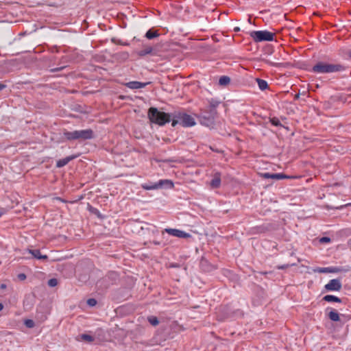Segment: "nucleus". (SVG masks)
<instances>
[{
    "instance_id": "7c9ffc66",
    "label": "nucleus",
    "mask_w": 351,
    "mask_h": 351,
    "mask_svg": "<svg viewBox=\"0 0 351 351\" xmlns=\"http://www.w3.org/2000/svg\"><path fill=\"white\" fill-rule=\"evenodd\" d=\"M272 175V173H265L263 174V176L265 178H271V176Z\"/></svg>"
},
{
    "instance_id": "58836bf2",
    "label": "nucleus",
    "mask_w": 351,
    "mask_h": 351,
    "mask_svg": "<svg viewBox=\"0 0 351 351\" xmlns=\"http://www.w3.org/2000/svg\"><path fill=\"white\" fill-rule=\"evenodd\" d=\"M239 30V27H236V28L234 29V31H235V32H238Z\"/></svg>"
},
{
    "instance_id": "2eb2a0df",
    "label": "nucleus",
    "mask_w": 351,
    "mask_h": 351,
    "mask_svg": "<svg viewBox=\"0 0 351 351\" xmlns=\"http://www.w3.org/2000/svg\"><path fill=\"white\" fill-rule=\"evenodd\" d=\"M152 51L153 48L151 46H145L142 49L139 50L137 53L140 56H144L150 54Z\"/></svg>"
},
{
    "instance_id": "f03ea898",
    "label": "nucleus",
    "mask_w": 351,
    "mask_h": 351,
    "mask_svg": "<svg viewBox=\"0 0 351 351\" xmlns=\"http://www.w3.org/2000/svg\"><path fill=\"white\" fill-rule=\"evenodd\" d=\"M64 137L68 141L73 140H88L94 137L93 131L91 129L75 130L72 132L65 131L63 133Z\"/></svg>"
},
{
    "instance_id": "dca6fc26",
    "label": "nucleus",
    "mask_w": 351,
    "mask_h": 351,
    "mask_svg": "<svg viewBox=\"0 0 351 351\" xmlns=\"http://www.w3.org/2000/svg\"><path fill=\"white\" fill-rule=\"evenodd\" d=\"M323 300L328 302H341V300L339 298L332 295H326L323 298Z\"/></svg>"
},
{
    "instance_id": "9d476101",
    "label": "nucleus",
    "mask_w": 351,
    "mask_h": 351,
    "mask_svg": "<svg viewBox=\"0 0 351 351\" xmlns=\"http://www.w3.org/2000/svg\"><path fill=\"white\" fill-rule=\"evenodd\" d=\"M149 84H150L149 82L143 83L137 81H132L126 83L125 85L130 89H139L145 88Z\"/></svg>"
},
{
    "instance_id": "c756f323",
    "label": "nucleus",
    "mask_w": 351,
    "mask_h": 351,
    "mask_svg": "<svg viewBox=\"0 0 351 351\" xmlns=\"http://www.w3.org/2000/svg\"><path fill=\"white\" fill-rule=\"evenodd\" d=\"M178 123H180V119H179L178 120L173 119L172 121L171 125H172L173 127H175Z\"/></svg>"
},
{
    "instance_id": "412c9836",
    "label": "nucleus",
    "mask_w": 351,
    "mask_h": 351,
    "mask_svg": "<svg viewBox=\"0 0 351 351\" xmlns=\"http://www.w3.org/2000/svg\"><path fill=\"white\" fill-rule=\"evenodd\" d=\"M81 339L88 342H92L94 340V337L87 334H83L81 335Z\"/></svg>"
},
{
    "instance_id": "6ab92c4d",
    "label": "nucleus",
    "mask_w": 351,
    "mask_h": 351,
    "mask_svg": "<svg viewBox=\"0 0 351 351\" xmlns=\"http://www.w3.org/2000/svg\"><path fill=\"white\" fill-rule=\"evenodd\" d=\"M230 82V79L228 76H222L219 78V84L222 86L228 84Z\"/></svg>"
},
{
    "instance_id": "72a5a7b5",
    "label": "nucleus",
    "mask_w": 351,
    "mask_h": 351,
    "mask_svg": "<svg viewBox=\"0 0 351 351\" xmlns=\"http://www.w3.org/2000/svg\"><path fill=\"white\" fill-rule=\"evenodd\" d=\"M5 87V85L0 83V91Z\"/></svg>"
},
{
    "instance_id": "1a4fd4ad",
    "label": "nucleus",
    "mask_w": 351,
    "mask_h": 351,
    "mask_svg": "<svg viewBox=\"0 0 351 351\" xmlns=\"http://www.w3.org/2000/svg\"><path fill=\"white\" fill-rule=\"evenodd\" d=\"M221 173L216 171L213 174V178L210 182V186L211 189H218L221 186Z\"/></svg>"
},
{
    "instance_id": "4c0bfd02",
    "label": "nucleus",
    "mask_w": 351,
    "mask_h": 351,
    "mask_svg": "<svg viewBox=\"0 0 351 351\" xmlns=\"http://www.w3.org/2000/svg\"><path fill=\"white\" fill-rule=\"evenodd\" d=\"M3 308V306L1 303H0V311H1Z\"/></svg>"
},
{
    "instance_id": "4468645a",
    "label": "nucleus",
    "mask_w": 351,
    "mask_h": 351,
    "mask_svg": "<svg viewBox=\"0 0 351 351\" xmlns=\"http://www.w3.org/2000/svg\"><path fill=\"white\" fill-rule=\"evenodd\" d=\"M75 157L73 156H68L64 158L60 159L58 161H57L56 167H62L65 165H66L72 159H73Z\"/></svg>"
},
{
    "instance_id": "473e14b6",
    "label": "nucleus",
    "mask_w": 351,
    "mask_h": 351,
    "mask_svg": "<svg viewBox=\"0 0 351 351\" xmlns=\"http://www.w3.org/2000/svg\"><path fill=\"white\" fill-rule=\"evenodd\" d=\"M6 213L5 209H0V217Z\"/></svg>"
},
{
    "instance_id": "aec40b11",
    "label": "nucleus",
    "mask_w": 351,
    "mask_h": 351,
    "mask_svg": "<svg viewBox=\"0 0 351 351\" xmlns=\"http://www.w3.org/2000/svg\"><path fill=\"white\" fill-rule=\"evenodd\" d=\"M147 319L152 326H157L159 324L158 318L155 316H150Z\"/></svg>"
},
{
    "instance_id": "c85d7f7f",
    "label": "nucleus",
    "mask_w": 351,
    "mask_h": 351,
    "mask_svg": "<svg viewBox=\"0 0 351 351\" xmlns=\"http://www.w3.org/2000/svg\"><path fill=\"white\" fill-rule=\"evenodd\" d=\"M298 261H299V260H298V258H296V259H295V261H293V262H291V263H287V267L288 266H293V265H296V263H297V262H298Z\"/></svg>"
},
{
    "instance_id": "2f4dec72",
    "label": "nucleus",
    "mask_w": 351,
    "mask_h": 351,
    "mask_svg": "<svg viewBox=\"0 0 351 351\" xmlns=\"http://www.w3.org/2000/svg\"><path fill=\"white\" fill-rule=\"evenodd\" d=\"M322 241H325V242H328L330 241V239L328 237H323L322 239H321Z\"/></svg>"
},
{
    "instance_id": "cd10ccee",
    "label": "nucleus",
    "mask_w": 351,
    "mask_h": 351,
    "mask_svg": "<svg viewBox=\"0 0 351 351\" xmlns=\"http://www.w3.org/2000/svg\"><path fill=\"white\" fill-rule=\"evenodd\" d=\"M18 278L21 280H24L26 278V276L25 274H20L18 275Z\"/></svg>"
},
{
    "instance_id": "a878e982",
    "label": "nucleus",
    "mask_w": 351,
    "mask_h": 351,
    "mask_svg": "<svg viewBox=\"0 0 351 351\" xmlns=\"http://www.w3.org/2000/svg\"><path fill=\"white\" fill-rule=\"evenodd\" d=\"M293 22L291 20H289L287 18V28H293Z\"/></svg>"
},
{
    "instance_id": "393cba45",
    "label": "nucleus",
    "mask_w": 351,
    "mask_h": 351,
    "mask_svg": "<svg viewBox=\"0 0 351 351\" xmlns=\"http://www.w3.org/2000/svg\"><path fill=\"white\" fill-rule=\"evenodd\" d=\"M87 304L88 305H89L90 306H94L96 305L97 304V301L94 298H90L87 300Z\"/></svg>"
},
{
    "instance_id": "b1692460",
    "label": "nucleus",
    "mask_w": 351,
    "mask_h": 351,
    "mask_svg": "<svg viewBox=\"0 0 351 351\" xmlns=\"http://www.w3.org/2000/svg\"><path fill=\"white\" fill-rule=\"evenodd\" d=\"M25 324L27 328H33L34 326V322L32 319H26L25 321Z\"/></svg>"
},
{
    "instance_id": "5701e85b",
    "label": "nucleus",
    "mask_w": 351,
    "mask_h": 351,
    "mask_svg": "<svg viewBox=\"0 0 351 351\" xmlns=\"http://www.w3.org/2000/svg\"><path fill=\"white\" fill-rule=\"evenodd\" d=\"M48 285L49 287H53L58 285V280L56 278H51L48 281Z\"/></svg>"
},
{
    "instance_id": "f257e3e1",
    "label": "nucleus",
    "mask_w": 351,
    "mask_h": 351,
    "mask_svg": "<svg viewBox=\"0 0 351 351\" xmlns=\"http://www.w3.org/2000/svg\"><path fill=\"white\" fill-rule=\"evenodd\" d=\"M346 67L341 64H329L324 62H319L315 64L312 71L316 73H330L341 72L345 71Z\"/></svg>"
},
{
    "instance_id": "20e7f679",
    "label": "nucleus",
    "mask_w": 351,
    "mask_h": 351,
    "mask_svg": "<svg viewBox=\"0 0 351 351\" xmlns=\"http://www.w3.org/2000/svg\"><path fill=\"white\" fill-rule=\"evenodd\" d=\"M250 36L256 43L271 41L274 39V34L267 30L252 31Z\"/></svg>"
},
{
    "instance_id": "f3484780",
    "label": "nucleus",
    "mask_w": 351,
    "mask_h": 351,
    "mask_svg": "<svg viewBox=\"0 0 351 351\" xmlns=\"http://www.w3.org/2000/svg\"><path fill=\"white\" fill-rule=\"evenodd\" d=\"M256 81H257V83H258V88L261 90H264L267 88L268 84H267V82L265 80L258 78V79H256Z\"/></svg>"
},
{
    "instance_id": "7ed1b4c3",
    "label": "nucleus",
    "mask_w": 351,
    "mask_h": 351,
    "mask_svg": "<svg viewBox=\"0 0 351 351\" xmlns=\"http://www.w3.org/2000/svg\"><path fill=\"white\" fill-rule=\"evenodd\" d=\"M148 117L152 123L159 125H163L171 120L169 114L158 111L157 108L154 107L149 109Z\"/></svg>"
},
{
    "instance_id": "a211bd4d",
    "label": "nucleus",
    "mask_w": 351,
    "mask_h": 351,
    "mask_svg": "<svg viewBox=\"0 0 351 351\" xmlns=\"http://www.w3.org/2000/svg\"><path fill=\"white\" fill-rule=\"evenodd\" d=\"M145 36L148 39H152L158 36V34L156 31H152L149 29L146 32Z\"/></svg>"
},
{
    "instance_id": "9b49d317",
    "label": "nucleus",
    "mask_w": 351,
    "mask_h": 351,
    "mask_svg": "<svg viewBox=\"0 0 351 351\" xmlns=\"http://www.w3.org/2000/svg\"><path fill=\"white\" fill-rule=\"evenodd\" d=\"M29 253L37 259H47V256L41 255L39 250H29Z\"/></svg>"
},
{
    "instance_id": "423d86ee",
    "label": "nucleus",
    "mask_w": 351,
    "mask_h": 351,
    "mask_svg": "<svg viewBox=\"0 0 351 351\" xmlns=\"http://www.w3.org/2000/svg\"><path fill=\"white\" fill-rule=\"evenodd\" d=\"M178 118L180 119V124L185 128L193 127L196 123L194 118L187 114H180Z\"/></svg>"
},
{
    "instance_id": "e433bc0d",
    "label": "nucleus",
    "mask_w": 351,
    "mask_h": 351,
    "mask_svg": "<svg viewBox=\"0 0 351 351\" xmlns=\"http://www.w3.org/2000/svg\"><path fill=\"white\" fill-rule=\"evenodd\" d=\"M57 199H58V200H59V201H60V202H64V201L62 198H60V197L57 198Z\"/></svg>"
},
{
    "instance_id": "f8f14e48",
    "label": "nucleus",
    "mask_w": 351,
    "mask_h": 351,
    "mask_svg": "<svg viewBox=\"0 0 351 351\" xmlns=\"http://www.w3.org/2000/svg\"><path fill=\"white\" fill-rule=\"evenodd\" d=\"M341 271L342 269L341 268L337 267H323L319 269V271L323 273H338Z\"/></svg>"
},
{
    "instance_id": "ddd939ff",
    "label": "nucleus",
    "mask_w": 351,
    "mask_h": 351,
    "mask_svg": "<svg viewBox=\"0 0 351 351\" xmlns=\"http://www.w3.org/2000/svg\"><path fill=\"white\" fill-rule=\"evenodd\" d=\"M328 317L333 322H339L340 320L339 314L334 309H331L328 312Z\"/></svg>"
},
{
    "instance_id": "f704fd0d",
    "label": "nucleus",
    "mask_w": 351,
    "mask_h": 351,
    "mask_svg": "<svg viewBox=\"0 0 351 351\" xmlns=\"http://www.w3.org/2000/svg\"><path fill=\"white\" fill-rule=\"evenodd\" d=\"M1 289H5L6 288V285L5 284H1V286H0Z\"/></svg>"
},
{
    "instance_id": "c9c22d12",
    "label": "nucleus",
    "mask_w": 351,
    "mask_h": 351,
    "mask_svg": "<svg viewBox=\"0 0 351 351\" xmlns=\"http://www.w3.org/2000/svg\"><path fill=\"white\" fill-rule=\"evenodd\" d=\"M294 178V177H291V176H286V178H287V179H290V178ZM296 178H298V177H296Z\"/></svg>"
},
{
    "instance_id": "6e6552de",
    "label": "nucleus",
    "mask_w": 351,
    "mask_h": 351,
    "mask_svg": "<svg viewBox=\"0 0 351 351\" xmlns=\"http://www.w3.org/2000/svg\"><path fill=\"white\" fill-rule=\"evenodd\" d=\"M165 232H166L167 233L171 236L178 238H189L191 237V235L189 233L178 229L165 228Z\"/></svg>"
},
{
    "instance_id": "4be33fe9",
    "label": "nucleus",
    "mask_w": 351,
    "mask_h": 351,
    "mask_svg": "<svg viewBox=\"0 0 351 351\" xmlns=\"http://www.w3.org/2000/svg\"><path fill=\"white\" fill-rule=\"evenodd\" d=\"M271 178L272 179H283L285 178V175L283 173H272L271 176Z\"/></svg>"
},
{
    "instance_id": "bb28decb",
    "label": "nucleus",
    "mask_w": 351,
    "mask_h": 351,
    "mask_svg": "<svg viewBox=\"0 0 351 351\" xmlns=\"http://www.w3.org/2000/svg\"><path fill=\"white\" fill-rule=\"evenodd\" d=\"M271 123H272L273 125H280V121H279V120H278V119H276V118H273V119H271Z\"/></svg>"
},
{
    "instance_id": "39448f33",
    "label": "nucleus",
    "mask_w": 351,
    "mask_h": 351,
    "mask_svg": "<svg viewBox=\"0 0 351 351\" xmlns=\"http://www.w3.org/2000/svg\"><path fill=\"white\" fill-rule=\"evenodd\" d=\"M163 186H166L167 188L172 189L174 186L173 182L170 180H160L158 182L147 184H142V188L145 190H154L161 188Z\"/></svg>"
},
{
    "instance_id": "0eeeda50",
    "label": "nucleus",
    "mask_w": 351,
    "mask_h": 351,
    "mask_svg": "<svg viewBox=\"0 0 351 351\" xmlns=\"http://www.w3.org/2000/svg\"><path fill=\"white\" fill-rule=\"evenodd\" d=\"M341 282L339 279L330 280L326 285L325 289L330 291H338L341 289Z\"/></svg>"
},
{
    "instance_id": "ea45409f",
    "label": "nucleus",
    "mask_w": 351,
    "mask_h": 351,
    "mask_svg": "<svg viewBox=\"0 0 351 351\" xmlns=\"http://www.w3.org/2000/svg\"><path fill=\"white\" fill-rule=\"evenodd\" d=\"M350 58H351V51H350Z\"/></svg>"
}]
</instances>
